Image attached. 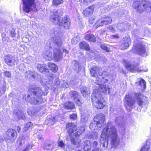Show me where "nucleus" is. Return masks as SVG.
Listing matches in <instances>:
<instances>
[{
  "mask_svg": "<svg viewBox=\"0 0 151 151\" xmlns=\"http://www.w3.org/2000/svg\"><path fill=\"white\" fill-rule=\"evenodd\" d=\"M107 77L108 76H105L104 79H101L103 82L102 84H98L99 86V89L94 90V93L91 95L93 105L99 109H103L105 106L103 104L104 100L101 93L110 94V88L108 86H106V84H104L108 82Z\"/></svg>",
  "mask_w": 151,
  "mask_h": 151,
  "instance_id": "f257e3e1",
  "label": "nucleus"
},
{
  "mask_svg": "<svg viewBox=\"0 0 151 151\" xmlns=\"http://www.w3.org/2000/svg\"><path fill=\"white\" fill-rule=\"evenodd\" d=\"M48 87L46 86H44L45 91L42 92V89L38 87H35L29 89L30 94L27 96V97H30L29 101L30 103L33 105H36L38 103H42L44 102L45 100H44L42 98V95H46L48 93Z\"/></svg>",
  "mask_w": 151,
  "mask_h": 151,
  "instance_id": "f03ea898",
  "label": "nucleus"
},
{
  "mask_svg": "<svg viewBox=\"0 0 151 151\" xmlns=\"http://www.w3.org/2000/svg\"><path fill=\"white\" fill-rule=\"evenodd\" d=\"M111 139V145H113V125L108 123L102 130L100 136V143L103 147H106L108 145V141Z\"/></svg>",
  "mask_w": 151,
  "mask_h": 151,
  "instance_id": "7ed1b4c3",
  "label": "nucleus"
},
{
  "mask_svg": "<svg viewBox=\"0 0 151 151\" xmlns=\"http://www.w3.org/2000/svg\"><path fill=\"white\" fill-rule=\"evenodd\" d=\"M58 29L55 31L54 33L55 36L53 38V39L54 43L58 47H55L53 50V58L57 61H59L62 57V52L60 49V47L62 45V43L60 37V36L62 35V33Z\"/></svg>",
  "mask_w": 151,
  "mask_h": 151,
  "instance_id": "20e7f679",
  "label": "nucleus"
},
{
  "mask_svg": "<svg viewBox=\"0 0 151 151\" xmlns=\"http://www.w3.org/2000/svg\"><path fill=\"white\" fill-rule=\"evenodd\" d=\"M133 7L137 10V12H141L144 11L151 12V4L150 2L144 0H135Z\"/></svg>",
  "mask_w": 151,
  "mask_h": 151,
  "instance_id": "39448f33",
  "label": "nucleus"
},
{
  "mask_svg": "<svg viewBox=\"0 0 151 151\" xmlns=\"http://www.w3.org/2000/svg\"><path fill=\"white\" fill-rule=\"evenodd\" d=\"M66 127L67 129V132L70 137L71 143L74 145H76L77 147H79L81 140L78 139L77 141H76L77 138L75 137V133H74L77 129L76 126L72 123H68L66 124Z\"/></svg>",
  "mask_w": 151,
  "mask_h": 151,
  "instance_id": "423d86ee",
  "label": "nucleus"
},
{
  "mask_svg": "<svg viewBox=\"0 0 151 151\" xmlns=\"http://www.w3.org/2000/svg\"><path fill=\"white\" fill-rule=\"evenodd\" d=\"M104 116L103 114H99L96 116L89 126L90 128L92 130L98 129L101 127L102 124L104 121Z\"/></svg>",
  "mask_w": 151,
  "mask_h": 151,
  "instance_id": "0eeeda50",
  "label": "nucleus"
},
{
  "mask_svg": "<svg viewBox=\"0 0 151 151\" xmlns=\"http://www.w3.org/2000/svg\"><path fill=\"white\" fill-rule=\"evenodd\" d=\"M90 73L92 76L96 77V83L97 84H102L103 81H101V79H104L105 76H107L106 75L105 72H100V69L96 67L91 68Z\"/></svg>",
  "mask_w": 151,
  "mask_h": 151,
  "instance_id": "6e6552de",
  "label": "nucleus"
},
{
  "mask_svg": "<svg viewBox=\"0 0 151 151\" xmlns=\"http://www.w3.org/2000/svg\"><path fill=\"white\" fill-rule=\"evenodd\" d=\"M24 6V10L26 13H29L32 10V8H34V10L36 11L35 0H22Z\"/></svg>",
  "mask_w": 151,
  "mask_h": 151,
  "instance_id": "1a4fd4ad",
  "label": "nucleus"
},
{
  "mask_svg": "<svg viewBox=\"0 0 151 151\" xmlns=\"http://www.w3.org/2000/svg\"><path fill=\"white\" fill-rule=\"evenodd\" d=\"M63 14V10L62 9L54 10L53 12V14L50 17V19L54 24L59 22V19H60V16Z\"/></svg>",
  "mask_w": 151,
  "mask_h": 151,
  "instance_id": "9d476101",
  "label": "nucleus"
},
{
  "mask_svg": "<svg viewBox=\"0 0 151 151\" xmlns=\"http://www.w3.org/2000/svg\"><path fill=\"white\" fill-rule=\"evenodd\" d=\"M6 139L9 142H14L17 136L16 131L12 129H9L6 132Z\"/></svg>",
  "mask_w": 151,
  "mask_h": 151,
  "instance_id": "9b49d317",
  "label": "nucleus"
},
{
  "mask_svg": "<svg viewBox=\"0 0 151 151\" xmlns=\"http://www.w3.org/2000/svg\"><path fill=\"white\" fill-rule=\"evenodd\" d=\"M70 20L69 17L68 16H65L62 18L61 21L59 19V22L56 24H58L60 26H63L65 29H68L70 27Z\"/></svg>",
  "mask_w": 151,
  "mask_h": 151,
  "instance_id": "f8f14e48",
  "label": "nucleus"
},
{
  "mask_svg": "<svg viewBox=\"0 0 151 151\" xmlns=\"http://www.w3.org/2000/svg\"><path fill=\"white\" fill-rule=\"evenodd\" d=\"M135 102L134 97L129 94H126L124 99V105L127 109L133 106Z\"/></svg>",
  "mask_w": 151,
  "mask_h": 151,
  "instance_id": "ddd939ff",
  "label": "nucleus"
},
{
  "mask_svg": "<svg viewBox=\"0 0 151 151\" xmlns=\"http://www.w3.org/2000/svg\"><path fill=\"white\" fill-rule=\"evenodd\" d=\"M125 64L127 69L131 72H140L142 71L137 68L138 65L137 63H131L128 61H126L125 62Z\"/></svg>",
  "mask_w": 151,
  "mask_h": 151,
  "instance_id": "4468645a",
  "label": "nucleus"
},
{
  "mask_svg": "<svg viewBox=\"0 0 151 151\" xmlns=\"http://www.w3.org/2000/svg\"><path fill=\"white\" fill-rule=\"evenodd\" d=\"M4 60L6 64L10 66L14 65L16 61L15 57L11 55L5 56Z\"/></svg>",
  "mask_w": 151,
  "mask_h": 151,
  "instance_id": "2eb2a0df",
  "label": "nucleus"
},
{
  "mask_svg": "<svg viewBox=\"0 0 151 151\" xmlns=\"http://www.w3.org/2000/svg\"><path fill=\"white\" fill-rule=\"evenodd\" d=\"M135 50L139 55L145 54L146 52L145 46L141 42L137 44L135 46Z\"/></svg>",
  "mask_w": 151,
  "mask_h": 151,
  "instance_id": "dca6fc26",
  "label": "nucleus"
},
{
  "mask_svg": "<svg viewBox=\"0 0 151 151\" xmlns=\"http://www.w3.org/2000/svg\"><path fill=\"white\" fill-rule=\"evenodd\" d=\"M116 130L114 128V149H116L120 147V139L116 132Z\"/></svg>",
  "mask_w": 151,
  "mask_h": 151,
  "instance_id": "f3484780",
  "label": "nucleus"
},
{
  "mask_svg": "<svg viewBox=\"0 0 151 151\" xmlns=\"http://www.w3.org/2000/svg\"><path fill=\"white\" fill-rule=\"evenodd\" d=\"M94 9V6L92 5L86 8L83 10V14L85 17H87L92 14L93 13Z\"/></svg>",
  "mask_w": 151,
  "mask_h": 151,
  "instance_id": "a211bd4d",
  "label": "nucleus"
},
{
  "mask_svg": "<svg viewBox=\"0 0 151 151\" xmlns=\"http://www.w3.org/2000/svg\"><path fill=\"white\" fill-rule=\"evenodd\" d=\"M13 114L14 116H15L16 118H17L18 120L21 119H24V116L23 112L21 110H14L13 111Z\"/></svg>",
  "mask_w": 151,
  "mask_h": 151,
  "instance_id": "6ab92c4d",
  "label": "nucleus"
},
{
  "mask_svg": "<svg viewBox=\"0 0 151 151\" xmlns=\"http://www.w3.org/2000/svg\"><path fill=\"white\" fill-rule=\"evenodd\" d=\"M134 96L137 100L138 105L142 107L143 105L144 102L142 99V96L140 93H135L134 94Z\"/></svg>",
  "mask_w": 151,
  "mask_h": 151,
  "instance_id": "aec40b11",
  "label": "nucleus"
},
{
  "mask_svg": "<svg viewBox=\"0 0 151 151\" xmlns=\"http://www.w3.org/2000/svg\"><path fill=\"white\" fill-rule=\"evenodd\" d=\"M122 43V48L125 50L127 49L129 46L131 42L129 38L125 37L123 38Z\"/></svg>",
  "mask_w": 151,
  "mask_h": 151,
  "instance_id": "412c9836",
  "label": "nucleus"
},
{
  "mask_svg": "<svg viewBox=\"0 0 151 151\" xmlns=\"http://www.w3.org/2000/svg\"><path fill=\"white\" fill-rule=\"evenodd\" d=\"M37 67L38 71L41 73L49 72L48 69L47 68L46 65L45 64H39L37 65Z\"/></svg>",
  "mask_w": 151,
  "mask_h": 151,
  "instance_id": "4be33fe9",
  "label": "nucleus"
},
{
  "mask_svg": "<svg viewBox=\"0 0 151 151\" xmlns=\"http://www.w3.org/2000/svg\"><path fill=\"white\" fill-rule=\"evenodd\" d=\"M91 143L88 140H85L83 143V149L85 151H88L91 149Z\"/></svg>",
  "mask_w": 151,
  "mask_h": 151,
  "instance_id": "5701e85b",
  "label": "nucleus"
},
{
  "mask_svg": "<svg viewBox=\"0 0 151 151\" xmlns=\"http://www.w3.org/2000/svg\"><path fill=\"white\" fill-rule=\"evenodd\" d=\"M84 37L86 40L89 42H95L96 41V38L93 34H88L85 36Z\"/></svg>",
  "mask_w": 151,
  "mask_h": 151,
  "instance_id": "b1692460",
  "label": "nucleus"
},
{
  "mask_svg": "<svg viewBox=\"0 0 151 151\" xmlns=\"http://www.w3.org/2000/svg\"><path fill=\"white\" fill-rule=\"evenodd\" d=\"M58 116H52L49 119H47L46 122H47V124L50 125H53L55 122L58 121Z\"/></svg>",
  "mask_w": 151,
  "mask_h": 151,
  "instance_id": "393cba45",
  "label": "nucleus"
},
{
  "mask_svg": "<svg viewBox=\"0 0 151 151\" xmlns=\"http://www.w3.org/2000/svg\"><path fill=\"white\" fill-rule=\"evenodd\" d=\"M79 46L81 49H85L87 50H89L90 49L88 44L84 41L80 42Z\"/></svg>",
  "mask_w": 151,
  "mask_h": 151,
  "instance_id": "a878e982",
  "label": "nucleus"
},
{
  "mask_svg": "<svg viewBox=\"0 0 151 151\" xmlns=\"http://www.w3.org/2000/svg\"><path fill=\"white\" fill-rule=\"evenodd\" d=\"M44 58L48 60H51L53 58V55L51 52L49 51H47L43 55Z\"/></svg>",
  "mask_w": 151,
  "mask_h": 151,
  "instance_id": "bb28decb",
  "label": "nucleus"
},
{
  "mask_svg": "<svg viewBox=\"0 0 151 151\" xmlns=\"http://www.w3.org/2000/svg\"><path fill=\"white\" fill-rule=\"evenodd\" d=\"M48 65L49 69L52 72L55 73L57 71L58 67L54 63H48Z\"/></svg>",
  "mask_w": 151,
  "mask_h": 151,
  "instance_id": "cd10ccee",
  "label": "nucleus"
},
{
  "mask_svg": "<svg viewBox=\"0 0 151 151\" xmlns=\"http://www.w3.org/2000/svg\"><path fill=\"white\" fill-rule=\"evenodd\" d=\"M65 108L66 109H73L74 108V105L72 102L68 101L66 102L64 104Z\"/></svg>",
  "mask_w": 151,
  "mask_h": 151,
  "instance_id": "c85d7f7f",
  "label": "nucleus"
},
{
  "mask_svg": "<svg viewBox=\"0 0 151 151\" xmlns=\"http://www.w3.org/2000/svg\"><path fill=\"white\" fill-rule=\"evenodd\" d=\"M122 118L121 117H118L116 118L115 120V123L118 124V125L120 127V128H122L123 126Z\"/></svg>",
  "mask_w": 151,
  "mask_h": 151,
  "instance_id": "c756f323",
  "label": "nucleus"
},
{
  "mask_svg": "<svg viewBox=\"0 0 151 151\" xmlns=\"http://www.w3.org/2000/svg\"><path fill=\"white\" fill-rule=\"evenodd\" d=\"M70 95L73 98L74 101L78 97H80L78 93L75 91H71L70 93Z\"/></svg>",
  "mask_w": 151,
  "mask_h": 151,
  "instance_id": "7c9ffc66",
  "label": "nucleus"
},
{
  "mask_svg": "<svg viewBox=\"0 0 151 151\" xmlns=\"http://www.w3.org/2000/svg\"><path fill=\"white\" fill-rule=\"evenodd\" d=\"M26 74L27 77L29 78H34L35 77V75H36L37 73L35 71L29 70L26 71Z\"/></svg>",
  "mask_w": 151,
  "mask_h": 151,
  "instance_id": "2f4dec72",
  "label": "nucleus"
},
{
  "mask_svg": "<svg viewBox=\"0 0 151 151\" xmlns=\"http://www.w3.org/2000/svg\"><path fill=\"white\" fill-rule=\"evenodd\" d=\"M81 93L83 96L86 97L89 95L90 93V91L88 88L85 87L83 88V89L81 90Z\"/></svg>",
  "mask_w": 151,
  "mask_h": 151,
  "instance_id": "473e14b6",
  "label": "nucleus"
},
{
  "mask_svg": "<svg viewBox=\"0 0 151 151\" xmlns=\"http://www.w3.org/2000/svg\"><path fill=\"white\" fill-rule=\"evenodd\" d=\"M81 67L78 62L76 61H75L73 66V69L75 70L77 72L81 70Z\"/></svg>",
  "mask_w": 151,
  "mask_h": 151,
  "instance_id": "72a5a7b5",
  "label": "nucleus"
},
{
  "mask_svg": "<svg viewBox=\"0 0 151 151\" xmlns=\"http://www.w3.org/2000/svg\"><path fill=\"white\" fill-rule=\"evenodd\" d=\"M99 47L103 50L107 52L110 51L109 48L107 47V45L104 43H101Z\"/></svg>",
  "mask_w": 151,
  "mask_h": 151,
  "instance_id": "f704fd0d",
  "label": "nucleus"
},
{
  "mask_svg": "<svg viewBox=\"0 0 151 151\" xmlns=\"http://www.w3.org/2000/svg\"><path fill=\"white\" fill-rule=\"evenodd\" d=\"M24 138L23 136L19 137L17 140V143L18 144L19 146L22 145V144L24 143Z\"/></svg>",
  "mask_w": 151,
  "mask_h": 151,
  "instance_id": "c9c22d12",
  "label": "nucleus"
},
{
  "mask_svg": "<svg viewBox=\"0 0 151 151\" xmlns=\"http://www.w3.org/2000/svg\"><path fill=\"white\" fill-rule=\"evenodd\" d=\"M85 129V128L84 127H82L80 129L81 131H77L75 132V137L78 138L79 136L81 134V133L84 132Z\"/></svg>",
  "mask_w": 151,
  "mask_h": 151,
  "instance_id": "e433bc0d",
  "label": "nucleus"
},
{
  "mask_svg": "<svg viewBox=\"0 0 151 151\" xmlns=\"http://www.w3.org/2000/svg\"><path fill=\"white\" fill-rule=\"evenodd\" d=\"M105 25L110 24L112 21V19L109 17H107L103 18Z\"/></svg>",
  "mask_w": 151,
  "mask_h": 151,
  "instance_id": "4c0bfd02",
  "label": "nucleus"
},
{
  "mask_svg": "<svg viewBox=\"0 0 151 151\" xmlns=\"http://www.w3.org/2000/svg\"><path fill=\"white\" fill-rule=\"evenodd\" d=\"M105 25L110 24L112 21V19L109 17H107L103 18Z\"/></svg>",
  "mask_w": 151,
  "mask_h": 151,
  "instance_id": "58836bf2",
  "label": "nucleus"
},
{
  "mask_svg": "<svg viewBox=\"0 0 151 151\" xmlns=\"http://www.w3.org/2000/svg\"><path fill=\"white\" fill-rule=\"evenodd\" d=\"M139 85L141 87L143 88L144 89L146 88V82L144 80L142 79L140 80L139 81Z\"/></svg>",
  "mask_w": 151,
  "mask_h": 151,
  "instance_id": "ea45409f",
  "label": "nucleus"
},
{
  "mask_svg": "<svg viewBox=\"0 0 151 151\" xmlns=\"http://www.w3.org/2000/svg\"><path fill=\"white\" fill-rule=\"evenodd\" d=\"M63 2V0H53V4L57 6L62 4Z\"/></svg>",
  "mask_w": 151,
  "mask_h": 151,
  "instance_id": "a19ab883",
  "label": "nucleus"
},
{
  "mask_svg": "<svg viewBox=\"0 0 151 151\" xmlns=\"http://www.w3.org/2000/svg\"><path fill=\"white\" fill-rule=\"evenodd\" d=\"M96 24L97 25L98 27L104 25H105V23L103 19L98 21L96 23Z\"/></svg>",
  "mask_w": 151,
  "mask_h": 151,
  "instance_id": "79ce46f5",
  "label": "nucleus"
},
{
  "mask_svg": "<svg viewBox=\"0 0 151 151\" xmlns=\"http://www.w3.org/2000/svg\"><path fill=\"white\" fill-rule=\"evenodd\" d=\"M33 125L32 123L30 122H27L24 125V130L26 131L29 128L31 127Z\"/></svg>",
  "mask_w": 151,
  "mask_h": 151,
  "instance_id": "37998d69",
  "label": "nucleus"
},
{
  "mask_svg": "<svg viewBox=\"0 0 151 151\" xmlns=\"http://www.w3.org/2000/svg\"><path fill=\"white\" fill-rule=\"evenodd\" d=\"M76 104L79 106H81L83 103V101L80 98V97L77 98L74 100Z\"/></svg>",
  "mask_w": 151,
  "mask_h": 151,
  "instance_id": "c03bdc74",
  "label": "nucleus"
},
{
  "mask_svg": "<svg viewBox=\"0 0 151 151\" xmlns=\"http://www.w3.org/2000/svg\"><path fill=\"white\" fill-rule=\"evenodd\" d=\"M52 147V145L51 144H45L44 146L43 147V148L45 150H51Z\"/></svg>",
  "mask_w": 151,
  "mask_h": 151,
  "instance_id": "a18cd8bd",
  "label": "nucleus"
},
{
  "mask_svg": "<svg viewBox=\"0 0 151 151\" xmlns=\"http://www.w3.org/2000/svg\"><path fill=\"white\" fill-rule=\"evenodd\" d=\"M150 148L149 145H146L144 146L141 149L140 151H148Z\"/></svg>",
  "mask_w": 151,
  "mask_h": 151,
  "instance_id": "49530a36",
  "label": "nucleus"
},
{
  "mask_svg": "<svg viewBox=\"0 0 151 151\" xmlns=\"http://www.w3.org/2000/svg\"><path fill=\"white\" fill-rule=\"evenodd\" d=\"M88 118L85 115H82L81 116V121L83 122H86L88 121Z\"/></svg>",
  "mask_w": 151,
  "mask_h": 151,
  "instance_id": "de8ad7c7",
  "label": "nucleus"
},
{
  "mask_svg": "<svg viewBox=\"0 0 151 151\" xmlns=\"http://www.w3.org/2000/svg\"><path fill=\"white\" fill-rule=\"evenodd\" d=\"M5 76L8 78L11 77V73L10 71H6L4 72Z\"/></svg>",
  "mask_w": 151,
  "mask_h": 151,
  "instance_id": "09e8293b",
  "label": "nucleus"
},
{
  "mask_svg": "<svg viewBox=\"0 0 151 151\" xmlns=\"http://www.w3.org/2000/svg\"><path fill=\"white\" fill-rule=\"evenodd\" d=\"M79 2L84 4H86L88 2H91L93 1L94 0H79Z\"/></svg>",
  "mask_w": 151,
  "mask_h": 151,
  "instance_id": "8fccbe9b",
  "label": "nucleus"
},
{
  "mask_svg": "<svg viewBox=\"0 0 151 151\" xmlns=\"http://www.w3.org/2000/svg\"><path fill=\"white\" fill-rule=\"evenodd\" d=\"M32 147L29 145H27L26 146L25 149L22 151H28Z\"/></svg>",
  "mask_w": 151,
  "mask_h": 151,
  "instance_id": "3c124183",
  "label": "nucleus"
},
{
  "mask_svg": "<svg viewBox=\"0 0 151 151\" xmlns=\"http://www.w3.org/2000/svg\"><path fill=\"white\" fill-rule=\"evenodd\" d=\"M6 91V88L3 87L1 88L0 90V96L3 94H4Z\"/></svg>",
  "mask_w": 151,
  "mask_h": 151,
  "instance_id": "603ef678",
  "label": "nucleus"
},
{
  "mask_svg": "<svg viewBox=\"0 0 151 151\" xmlns=\"http://www.w3.org/2000/svg\"><path fill=\"white\" fill-rule=\"evenodd\" d=\"M10 34L12 37H16V33L15 31L13 29L10 31Z\"/></svg>",
  "mask_w": 151,
  "mask_h": 151,
  "instance_id": "864d4df0",
  "label": "nucleus"
},
{
  "mask_svg": "<svg viewBox=\"0 0 151 151\" xmlns=\"http://www.w3.org/2000/svg\"><path fill=\"white\" fill-rule=\"evenodd\" d=\"M58 145L59 147H65V145L62 141H60L58 142Z\"/></svg>",
  "mask_w": 151,
  "mask_h": 151,
  "instance_id": "5fc2aeb1",
  "label": "nucleus"
},
{
  "mask_svg": "<svg viewBox=\"0 0 151 151\" xmlns=\"http://www.w3.org/2000/svg\"><path fill=\"white\" fill-rule=\"evenodd\" d=\"M69 117L70 119L75 120L77 118V115L75 114H73L72 115H70Z\"/></svg>",
  "mask_w": 151,
  "mask_h": 151,
  "instance_id": "6e6d98bb",
  "label": "nucleus"
},
{
  "mask_svg": "<svg viewBox=\"0 0 151 151\" xmlns=\"http://www.w3.org/2000/svg\"><path fill=\"white\" fill-rule=\"evenodd\" d=\"M56 82L55 83V84H56V85L59 86L62 85V83H61V81H60L58 79H56Z\"/></svg>",
  "mask_w": 151,
  "mask_h": 151,
  "instance_id": "4d7b16f0",
  "label": "nucleus"
},
{
  "mask_svg": "<svg viewBox=\"0 0 151 151\" xmlns=\"http://www.w3.org/2000/svg\"><path fill=\"white\" fill-rule=\"evenodd\" d=\"M47 78L50 81L52 80L54 78V76L53 74H51L48 76Z\"/></svg>",
  "mask_w": 151,
  "mask_h": 151,
  "instance_id": "13d9d810",
  "label": "nucleus"
},
{
  "mask_svg": "<svg viewBox=\"0 0 151 151\" xmlns=\"http://www.w3.org/2000/svg\"><path fill=\"white\" fill-rule=\"evenodd\" d=\"M98 145V143L96 141H94L93 142L92 144V146L95 148H96V147Z\"/></svg>",
  "mask_w": 151,
  "mask_h": 151,
  "instance_id": "bf43d9fd",
  "label": "nucleus"
},
{
  "mask_svg": "<svg viewBox=\"0 0 151 151\" xmlns=\"http://www.w3.org/2000/svg\"><path fill=\"white\" fill-rule=\"evenodd\" d=\"M63 52H65L66 54H68L69 53V51L67 50L65 48H63Z\"/></svg>",
  "mask_w": 151,
  "mask_h": 151,
  "instance_id": "052dcab7",
  "label": "nucleus"
},
{
  "mask_svg": "<svg viewBox=\"0 0 151 151\" xmlns=\"http://www.w3.org/2000/svg\"><path fill=\"white\" fill-rule=\"evenodd\" d=\"M37 138L39 139H41V140L43 139V137H42V135L40 134L37 135Z\"/></svg>",
  "mask_w": 151,
  "mask_h": 151,
  "instance_id": "680f3d73",
  "label": "nucleus"
},
{
  "mask_svg": "<svg viewBox=\"0 0 151 151\" xmlns=\"http://www.w3.org/2000/svg\"><path fill=\"white\" fill-rule=\"evenodd\" d=\"M92 151H102L101 149H100L99 148H95L93 149Z\"/></svg>",
  "mask_w": 151,
  "mask_h": 151,
  "instance_id": "e2e57ef3",
  "label": "nucleus"
},
{
  "mask_svg": "<svg viewBox=\"0 0 151 151\" xmlns=\"http://www.w3.org/2000/svg\"><path fill=\"white\" fill-rule=\"evenodd\" d=\"M108 29L111 30H113V25H110L108 27Z\"/></svg>",
  "mask_w": 151,
  "mask_h": 151,
  "instance_id": "0e129e2a",
  "label": "nucleus"
},
{
  "mask_svg": "<svg viewBox=\"0 0 151 151\" xmlns=\"http://www.w3.org/2000/svg\"><path fill=\"white\" fill-rule=\"evenodd\" d=\"M16 129L17 130V131L19 132V131H20L21 130V128H20L19 127V126H17L16 127Z\"/></svg>",
  "mask_w": 151,
  "mask_h": 151,
  "instance_id": "69168bd1",
  "label": "nucleus"
},
{
  "mask_svg": "<svg viewBox=\"0 0 151 151\" xmlns=\"http://www.w3.org/2000/svg\"><path fill=\"white\" fill-rule=\"evenodd\" d=\"M111 97H112V96H111L110 97V102L111 104H112L113 102V100L111 99Z\"/></svg>",
  "mask_w": 151,
  "mask_h": 151,
  "instance_id": "338daca9",
  "label": "nucleus"
},
{
  "mask_svg": "<svg viewBox=\"0 0 151 151\" xmlns=\"http://www.w3.org/2000/svg\"><path fill=\"white\" fill-rule=\"evenodd\" d=\"M119 37L118 35H114V38H119Z\"/></svg>",
  "mask_w": 151,
  "mask_h": 151,
  "instance_id": "774afa93",
  "label": "nucleus"
}]
</instances>
